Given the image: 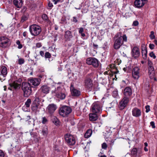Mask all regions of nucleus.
<instances>
[{
  "label": "nucleus",
  "mask_w": 157,
  "mask_h": 157,
  "mask_svg": "<svg viewBox=\"0 0 157 157\" xmlns=\"http://www.w3.org/2000/svg\"><path fill=\"white\" fill-rule=\"evenodd\" d=\"M25 157H36V155L33 152L26 156Z\"/></svg>",
  "instance_id": "obj_46"
},
{
  "label": "nucleus",
  "mask_w": 157,
  "mask_h": 157,
  "mask_svg": "<svg viewBox=\"0 0 157 157\" xmlns=\"http://www.w3.org/2000/svg\"><path fill=\"white\" fill-rule=\"evenodd\" d=\"M23 36L24 37H26L27 35V32H24L23 34Z\"/></svg>",
  "instance_id": "obj_61"
},
{
  "label": "nucleus",
  "mask_w": 157,
  "mask_h": 157,
  "mask_svg": "<svg viewBox=\"0 0 157 157\" xmlns=\"http://www.w3.org/2000/svg\"><path fill=\"white\" fill-rule=\"evenodd\" d=\"M146 0H136L134 2L135 6L138 8L143 6L145 4L144 2Z\"/></svg>",
  "instance_id": "obj_18"
},
{
  "label": "nucleus",
  "mask_w": 157,
  "mask_h": 157,
  "mask_svg": "<svg viewBox=\"0 0 157 157\" xmlns=\"http://www.w3.org/2000/svg\"><path fill=\"white\" fill-rule=\"evenodd\" d=\"M35 63H34L35 65H36L37 63H41L40 57L39 55H36L35 57Z\"/></svg>",
  "instance_id": "obj_33"
},
{
  "label": "nucleus",
  "mask_w": 157,
  "mask_h": 157,
  "mask_svg": "<svg viewBox=\"0 0 157 157\" xmlns=\"http://www.w3.org/2000/svg\"><path fill=\"white\" fill-rule=\"evenodd\" d=\"M44 56L46 58H51V56L49 52H47L45 54Z\"/></svg>",
  "instance_id": "obj_41"
},
{
  "label": "nucleus",
  "mask_w": 157,
  "mask_h": 157,
  "mask_svg": "<svg viewBox=\"0 0 157 157\" xmlns=\"http://www.w3.org/2000/svg\"><path fill=\"white\" fill-rule=\"evenodd\" d=\"M21 88L23 92V95L25 97H28L31 95L32 90L30 84L28 82H23Z\"/></svg>",
  "instance_id": "obj_2"
},
{
  "label": "nucleus",
  "mask_w": 157,
  "mask_h": 157,
  "mask_svg": "<svg viewBox=\"0 0 157 157\" xmlns=\"http://www.w3.org/2000/svg\"><path fill=\"white\" fill-rule=\"evenodd\" d=\"M51 120L52 122L56 125H57L59 124V121L55 116H51Z\"/></svg>",
  "instance_id": "obj_28"
},
{
  "label": "nucleus",
  "mask_w": 157,
  "mask_h": 157,
  "mask_svg": "<svg viewBox=\"0 0 157 157\" xmlns=\"http://www.w3.org/2000/svg\"><path fill=\"white\" fill-rule=\"evenodd\" d=\"M123 94L124 97H127L130 98L132 95V92L131 88L129 87H125L123 91Z\"/></svg>",
  "instance_id": "obj_13"
},
{
  "label": "nucleus",
  "mask_w": 157,
  "mask_h": 157,
  "mask_svg": "<svg viewBox=\"0 0 157 157\" xmlns=\"http://www.w3.org/2000/svg\"><path fill=\"white\" fill-rule=\"evenodd\" d=\"M42 132L44 136H46L48 133V128L46 127H44L42 130Z\"/></svg>",
  "instance_id": "obj_31"
},
{
  "label": "nucleus",
  "mask_w": 157,
  "mask_h": 157,
  "mask_svg": "<svg viewBox=\"0 0 157 157\" xmlns=\"http://www.w3.org/2000/svg\"><path fill=\"white\" fill-rule=\"evenodd\" d=\"M147 54V50L145 47L142 49V54L143 58L144 59H146Z\"/></svg>",
  "instance_id": "obj_27"
},
{
  "label": "nucleus",
  "mask_w": 157,
  "mask_h": 157,
  "mask_svg": "<svg viewBox=\"0 0 157 157\" xmlns=\"http://www.w3.org/2000/svg\"><path fill=\"white\" fill-rule=\"evenodd\" d=\"M72 21L75 23H76L78 22V20L75 17H73Z\"/></svg>",
  "instance_id": "obj_55"
},
{
  "label": "nucleus",
  "mask_w": 157,
  "mask_h": 157,
  "mask_svg": "<svg viewBox=\"0 0 157 157\" xmlns=\"http://www.w3.org/2000/svg\"><path fill=\"white\" fill-rule=\"evenodd\" d=\"M112 72L114 74H116L118 73L119 71L117 68H115L114 69H113V71H112Z\"/></svg>",
  "instance_id": "obj_45"
},
{
  "label": "nucleus",
  "mask_w": 157,
  "mask_h": 157,
  "mask_svg": "<svg viewBox=\"0 0 157 157\" xmlns=\"http://www.w3.org/2000/svg\"><path fill=\"white\" fill-rule=\"evenodd\" d=\"M36 46L37 48H40L42 46V45L40 43H38L36 44Z\"/></svg>",
  "instance_id": "obj_57"
},
{
  "label": "nucleus",
  "mask_w": 157,
  "mask_h": 157,
  "mask_svg": "<svg viewBox=\"0 0 157 157\" xmlns=\"http://www.w3.org/2000/svg\"><path fill=\"white\" fill-rule=\"evenodd\" d=\"M29 81L30 83L34 86H37L40 83V79L39 78H32Z\"/></svg>",
  "instance_id": "obj_20"
},
{
  "label": "nucleus",
  "mask_w": 157,
  "mask_h": 157,
  "mask_svg": "<svg viewBox=\"0 0 157 157\" xmlns=\"http://www.w3.org/2000/svg\"><path fill=\"white\" fill-rule=\"evenodd\" d=\"M18 64L20 65L23 64L25 62L24 59L22 58L19 59H18Z\"/></svg>",
  "instance_id": "obj_38"
},
{
  "label": "nucleus",
  "mask_w": 157,
  "mask_h": 157,
  "mask_svg": "<svg viewBox=\"0 0 157 157\" xmlns=\"http://www.w3.org/2000/svg\"><path fill=\"white\" fill-rule=\"evenodd\" d=\"M4 154L1 150H0V157H4Z\"/></svg>",
  "instance_id": "obj_54"
},
{
  "label": "nucleus",
  "mask_w": 157,
  "mask_h": 157,
  "mask_svg": "<svg viewBox=\"0 0 157 157\" xmlns=\"http://www.w3.org/2000/svg\"><path fill=\"white\" fill-rule=\"evenodd\" d=\"M89 118L91 121H95L98 119L97 113H90L89 115Z\"/></svg>",
  "instance_id": "obj_23"
},
{
  "label": "nucleus",
  "mask_w": 157,
  "mask_h": 157,
  "mask_svg": "<svg viewBox=\"0 0 157 157\" xmlns=\"http://www.w3.org/2000/svg\"><path fill=\"white\" fill-rule=\"evenodd\" d=\"M130 98L127 97H124L120 102L119 108L120 109H123L127 105Z\"/></svg>",
  "instance_id": "obj_11"
},
{
  "label": "nucleus",
  "mask_w": 157,
  "mask_h": 157,
  "mask_svg": "<svg viewBox=\"0 0 157 157\" xmlns=\"http://www.w3.org/2000/svg\"><path fill=\"white\" fill-rule=\"evenodd\" d=\"M118 95V91L117 90H114L113 92L112 95L114 97H117Z\"/></svg>",
  "instance_id": "obj_39"
},
{
  "label": "nucleus",
  "mask_w": 157,
  "mask_h": 157,
  "mask_svg": "<svg viewBox=\"0 0 157 157\" xmlns=\"http://www.w3.org/2000/svg\"><path fill=\"white\" fill-rule=\"evenodd\" d=\"M48 6L49 7H51L53 6V5L52 3L49 2L48 4Z\"/></svg>",
  "instance_id": "obj_60"
},
{
  "label": "nucleus",
  "mask_w": 157,
  "mask_h": 157,
  "mask_svg": "<svg viewBox=\"0 0 157 157\" xmlns=\"http://www.w3.org/2000/svg\"><path fill=\"white\" fill-rule=\"evenodd\" d=\"M140 70L139 67H136L133 68L132 71V76L135 80H137L141 76Z\"/></svg>",
  "instance_id": "obj_5"
},
{
  "label": "nucleus",
  "mask_w": 157,
  "mask_h": 157,
  "mask_svg": "<svg viewBox=\"0 0 157 157\" xmlns=\"http://www.w3.org/2000/svg\"><path fill=\"white\" fill-rule=\"evenodd\" d=\"M154 32L152 31L151 32V34L150 35V37L151 39H154L155 38V36L154 34Z\"/></svg>",
  "instance_id": "obj_43"
},
{
  "label": "nucleus",
  "mask_w": 157,
  "mask_h": 157,
  "mask_svg": "<svg viewBox=\"0 0 157 157\" xmlns=\"http://www.w3.org/2000/svg\"><path fill=\"white\" fill-rule=\"evenodd\" d=\"M86 63L90 65H92L94 67H97L99 65L98 61L96 59L93 57H89L86 60Z\"/></svg>",
  "instance_id": "obj_6"
},
{
  "label": "nucleus",
  "mask_w": 157,
  "mask_h": 157,
  "mask_svg": "<svg viewBox=\"0 0 157 157\" xmlns=\"http://www.w3.org/2000/svg\"><path fill=\"white\" fill-rule=\"evenodd\" d=\"M31 34L35 36L40 34L41 31V27L38 25L34 24L30 25L29 28Z\"/></svg>",
  "instance_id": "obj_3"
},
{
  "label": "nucleus",
  "mask_w": 157,
  "mask_h": 157,
  "mask_svg": "<svg viewBox=\"0 0 157 157\" xmlns=\"http://www.w3.org/2000/svg\"><path fill=\"white\" fill-rule=\"evenodd\" d=\"M137 149L136 148H133L131 151V153L132 155H135L137 154Z\"/></svg>",
  "instance_id": "obj_37"
},
{
  "label": "nucleus",
  "mask_w": 157,
  "mask_h": 157,
  "mask_svg": "<svg viewBox=\"0 0 157 157\" xmlns=\"http://www.w3.org/2000/svg\"><path fill=\"white\" fill-rule=\"evenodd\" d=\"M16 43L17 45H18L17 48L18 49H20L22 48L23 45L21 44L20 41L19 40H17L16 41Z\"/></svg>",
  "instance_id": "obj_36"
},
{
  "label": "nucleus",
  "mask_w": 157,
  "mask_h": 157,
  "mask_svg": "<svg viewBox=\"0 0 157 157\" xmlns=\"http://www.w3.org/2000/svg\"><path fill=\"white\" fill-rule=\"evenodd\" d=\"M70 90L72 95L74 96H78L80 94V92L76 89L74 88L73 86L71 85Z\"/></svg>",
  "instance_id": "obj_16"
},
{
  "label": "nucleus",
  "mask_w": 157,
  "mask_h": 157,
  "mask_svg": "<svg viewBox=\"0 0 157 157\" xmlns=\"http://www.w3.org/2000/svg\"><path fill=\"white\" fill-rule=\"evenodd\" d=\"M10 41V40L6 37L5 36L0 37V46L3 48L6 47Z\"/></svg>",
  "instance_id": "obj_10"
},
{
  "label": "nucleus",
  "mask_w": 157,
  "mask_h": 157,
  "mask_svg": "<svg viewBox=\"0 0 157 157\" xmlns=\"http://www.w3.org/2000/svg\"><path fill=\"white\" fill-rule=\"evenodd\" d=\"M132 56L134 58H137L139 56L140 52L139 48L137 47H134L132 50Z\"/></svg>",
  "instance_id": "obj_14"
},
{
  "label": "nucleus",
  "mask_w": 157,
  "mask_h": 157,
  "mask_svg": "<svg viewBox=\"0 0 157 157\" xmlns=\"http://www.w3.org/2000/svg\"><path fill=\"white\" fill-rule=\"evenodd\" d=\"M139 24V22L137 21H133L132 25L134 26H137Z\"/></svg>",
  "instance_id": "obj_50"
},
{
  "label": "nucleus",
  "mask_w": 157,
  "mask_h": 157,
  "mask_svg": "<svg viewBox=\"0 0 157 157\" xmlns=\"http://www.w3.org/2000/svg\"><path fill=\"white\" fill-rule=\"evenodd\" d=\"M145 109H146V112L148 113L150 110V106L149 105H147L145 106Z\"/></svg>",
  "instance_id": "obj_48"
},
{
  "label": "nucleus",
  "mask_w": 157,
  "mask_h": 157,
  "mask_svg": "<svg viewBox=\"0 0 157 157\" xmlns=\"http://www.w3.org/2000/svg\"><path fill=\"white\" fill-rule=\"evenodd\" d=\"M115 67V66L114 65H111L110 66V68L113 70V69H114L113 68L114 67Z\"/></svg>",
  "instance_id": "obj_63"
},
{
  "label": "nucleus",
  "mask_w": 157,
  "mask_h": 157,
  "mask_svg": "<svg viewBox=\"0 0 157 157\" xmlns=\"http://www.w3.org/2000/svg\"><path fill=\"white\" fill-rule=\"evenodd\" d=\"M148 72L149 77L151 79L154 78V68L152 62L150 60H148Z\"/></svg>",
  "instance_id": "obj_9"
},
{
  "label": "nucleus",
  "mask_w": 157,
  "mask_h": 157,
  "mask_svg": "<svg viewBox=\"0 0 157 157\" xmlns=\"http://www.w3.org/2000/svg\"><path fill=\"white\" fill-rule=\"evenodd\" d=\"M48 121V120L45 117H43L42 118V122L43 124L46 123Z\"/></svg>",
  "instance_id": "obj_42"
},
{
  "label": "nucleus",
  "mask_w": 157,
  "mask_h": 157,
  "mask_svg": "<svg viewBox=\"0 0 157 157\" xmlns=\"http://www.w3.org/2000/svg\"><path fill=\"white\" fill-rule=\"evenodd\" d=\"M120 34V33H118L115 36L116 39L115 40L113 45L114 48L115 49H118L120 48L123 44V42L127 41V37L125 35H123L122 36H121L117 38V36H119Z\"/></svg>",
  "instance_id": "obj_1"
},
{
  "label": "nucleus",
  "mask_w": 157,
  "mask_h": 157,
  "mask_svg": "<svg viewBox=\"0 0 157 157\" xmlns=\"http://www.w3.org/2000/svg\"><path fill=\"white\" fill-rule=\"evenodd\" d=\"M62 92V89L60 86L57 87L56 89L54 91L52 90V94L54 93L56 95L59 94L60 93Z\"/></svg>",
  "instance_id": "obj_29"
},
{
  "label": "nucleus",
  "mask_w": 157,
  "mask_h": 157,
  "mask_svg": "<svg viewBox=\"0 0 157 157\" xmlns=\"http://www.w3.org/2000/svg\"><path fill=\"white\" fill-rule=\"evenodd\" d=\"M9 85L10 87H13L15 90L19 89L21 87V84L17 83V81H13Z\"/></svg>",
  "instance_id": "obj_22"
},
{
  "label": "nucleus",
  "mask_w": 157,
  "mask_h": 157,
  "mask_svg": "<svg viewBox=\"0 0 157 157\" xmlns=\"http://www.w3.org/2000/svg\"><path fill=\"white\" fill-rule=\"evenodd\" d=\"M102 105L99 102L93 103L91 106V109L92 113L100 114L102 111Z\"/></svg>",
  "instance_id": "obj_4"
},
{
  "label": "nucleus",
  "mask_w": 157,
  "mask_h": 157,
  "mask_svg": "<svg viewBox=\"0 0 157 157\" xmlns=\"http://www.w3.org/2000/svg\"><path fill=\"white\" fill-rule=\"evenodd\" d=\"M149 47L151 49H153L154 48L155 45L153 44H150L149 45Z\"/></svg>",
  "instance_id": "obj_52"
},
{
  "label": "nucleus",
  "mask_w": 157,
  "mask_h": 157,
  "mask_svg": "<svg viewBox=\"0 0 157 157\" xmlns=\"http://www.w3.org/2000/svg\"><path fill=\"white\" fill-rule=\"evenodd\" d=\"M42 17L43 19L45 21H47L48 20V16L47 15L45 14H43L42 15Z\"/></svg>",
  "instance_id": "obj_40"
},
{
  "label": "nucleus",
  "mask_w": 157,
  "mask_h": 157,
  "mask_svg": "<svg viewBox=\"0 0 157 157\" xmlns=\"http://www.w3.org/2000/svg\"><path fill=\"white\" fill-rule=\"evenodd\" d=\"M150 124L153 128H155V124L154 122L151 121L150 122Z\"/></svg>",
  "instance_id": "obj_53"
},
{
  "label": "nucleus",
  "mask_w": 157,
  "mask_h": 157,
  "mask_svg": "<svg viewBox=\"0 0 157 157\" xmlns=\"http://www.w3.org/2000/svg\"><path fill=\"white\" fill-rule=\"evenodd\" d=\"M149 56L151 57H152L154 59H155L156 58L155 56V54L153 52H151V53H150Z\"/></svg>",
  "instance_id": "obj_49"
},
{
  "label": "nucleus",
  "mask_w": 157,
  "mask_h": 157,
  "mask_svg": "<svg viewBox=\"0 0 157 157\" xmlns=\"http://www.w3.org/2000/svg\"><path fill=\"white\" fill-rule=\"evenodd\" d=\"M93 46L95 48H97L98 47V45L96 44H93Z\"/></svg>",
  "instance_id": "obj_62"
},
{
  "label": "nucleus",
  "mask_w": 157,
  "mask_h": 157,
  "mask_svg": "<svg viewBox=\"0 0 157 157\" xmlns=\"http://www.w3.org/2000/svg\"><path fill=\"white\" fill-rule=\"evenodd\" d=\"M84 83L86 88L90 90H91L93 84L91 78L88 76L86 77Z\"/></svg>",
  "instance_id": "obj_12"
},
{
  "label": "nucleus",
  "mask_w": 157,
  "mask_h": 157,
  "mask_svg": "<svg viewBox=\"0 0 157 157\" xmlns=\"http://www.w3.org/2000/svg\"><path fill=\"white\" fill-rule=\"evenodd\" d=\"M40 55L42 56V57H44V52L43 51H41L40 52Z\"/></svg>",
  "instance_id": "obj_58"
},
{
  "label": "nucleus",
  "mask_w": 157,
  "mask_h": 157,
  "mask_svg": "<svg viewBox=\"0 0 157 157\" xmlns=\"http://www.w3.org/2000/svg\"><path fill=\"white\" fill-rule=\"evenodd\" d=\"M132 115L136 117H139L141 114V112L140 109L136 108H133L132 110Z\"/></svg>",
  "instance_id": "obj_15"
},
{
  "label": "nucleus",
  "mask_w": 157,
  "mask_h": 157,
  "mask_svg": "<svg viewBox=\"0 0 157 157\" xmlns=\"http://www.w3.org/2000/svg\"><path fill=\"white\" fill-rule=\"evenodd\" d=\"M102 148L104 149H106L107 147V145L105 143H103L102 144Z\"/></svg>",
  "instance_id": "obj_47"
},
{
  "label": "nucleus",
  "mask_w": 157,
  "mask_h": 157,
  "mask_svg": "<svg viewBox=\"0 0 157 157\" xmlns=\"http://www.w3.org/2000/svg\"><path fill=\"white\" fill-rule=\"evenodd\" d=\"M84 31V29L83 28H80L79 29V33H83V32Z\"/></svg>",
  "instance_id": "obj_56"
},
{
  "label": "nucleus",
  "mask_w": 157,
  "mask_h": 157,
  "mask_svg": "<svg viewBox=\"0 0 157 157\" xmlns=\"http://www.w3.org/2000/svg\"><path fill=\"white\" fill-rule=\"evenodd\" d=\"M65 139L66 142L69 145H73L75 143L74 137L72 135L67 134L65 136Z\"/></svg>",
  "instance_id": "obj_7"
},
{
  "label": "nucleus",
  "mask_w": 157,
  "mask_h": 157,
  "mask_svg": "<svg viewBox=\"0 0 157 157\" xmlns=\"http://www.w3.org/2000/svg\"><path fill=\"white\" fill-rule=\"evenodd\" d=\"M26 10V7H24L22 9V11L23 12H25Z\"/></svg>",
  "instance_id": "obj_59"
},
{
  "label": "nucleus",
  "mask_w": 157,
  "mask_h": 157,
  "mask_svg": "<svg viewBox=\"0 0 157 157\" xmlns=\"http://www.w3.org/2000/svg\"><path fill=\"white\" fill-rule=\"evenodd\" d=\"M28 17L25 15H23L21 18V22H23L27 20L28 19Z\"/></svg>",
  "instance_id": "obj_44"
},
{
  "label": "nucleus",
  "mask_w": 157,
  "mask_h": 157,
  "mask_svg": "<svg viewBox=\"0 0 157 157\" xmlns=\"http://www.w3.org/2000/svg\"><path fill=\"white\" fill-rule=\"evenodd\" d=\"M154 43L156 45H157V40H155L154 41Z\"/></svg>",
  "instance_id": "obj_64"
},
{
  "label": "nucleus",
  "mask_w": 157,
  "mask_h": 157,
  "mask_svg": "<svg viewBox=\"0 0 157 157\" xmlns=\"http://www.w3.org/2000/svg\"><path fill=\"white\" fill-rule=\"evenodd\" d=\"M38 105V104H36L33 105L32 106V109L34 111H36L37 109Z\"/></svg>",
  "instance_id": "obj_35"
},
{
  "label": "nucleus",
  "mask_w": 157,
  "mask_h": 157,
  "mask_svg": "<svg viewBox=\"0 0 157 157\" xmlns=\"http://www.w3.org/2000/svg\"><path fill=\"white\" fill-rule=\"evenodd\" d=\"M50 90V88L47 86L43 85L41 87L40 90L44 94H47L49 92Z\"/></svg>",
  "instance_id": "obj_19"
},
{
  "label": "nucleus",
  "mask_w": 157,
  "mask_h": 157,
  "mask_svg": "<svg viewBox=\"0 0 157 157\" xmlns=\"http://www.w3.org/2000/svg\"><path fill=\"white\" fill-rule=\"evenodd\" d=\"M64 36L66 40H69L73 36L70 31L67 30L65 32Z\"/></svg>",
  "instance_id": "obj_25"
},
{
  "label": "nucleus",
  "mask_w": 157,
  "mask_h": 157,
  "mask_svg": "<svg viewBox=\"0 0 157 157\" xmlns=\"http://www.w3.org/2000/svg\"><path fill=\"white\" fill-rule=\"evenodd\" d=\"M13 3L17 8H20L22 6L23 2L22 0H14Z\"/></svg>",
  "instance_id": "obj_21"
},
{
  "label": "nucleus",
  "mask_w": 157,
  "mask_h": 157,
  "mask_svg": "<svg viewBox=\"0 0 157 157\" xmlns=\"http://www.w3.org/2000/svg\"><path fill=\"white\" fill-rule=\"evenodd\" d=\"M52 1L54 2L55 4H56L58 2H62L63 0H52Z\"/></svg>",
  "instance_id": "obj_51"
},
{
  "label": "nucleus",
  "mask_w": 157,
  "mask_h": 157,
  "mask_svg": "<svg viewBox=\"0 0 157 157\" xmlns=\"http://www.w3.org/2000/svg\"><path fill=\"white\" fill-rule=\"evenodd\" d=\"M41 95L40 93V92H38L35 95V99L34 100V101L36 104H39L40 98V97L41 96Z\"/></svg>",
  "instance_id": "obj_26"
},
{
  "label": "nucleus",
  "mask_w": 157,
  "mask_h": 157,
  "mask_svg": "<svg viewBox=\"0 0 157 157\" xmlns=\"http://www.w3.org/2000/svg\"><path fill=\"white\" fill-rule=\"evenodd\" d=\"M71 111V109L70 107L64 106L60 108L59 113L61 115L65 117L69 114Z\"/></svg>",
  "instance_id": "obj_8"
},
{
  "label": "nucleus",
  "mask_w": 157,
  "mask_h": 157,
  "mask_svg": "<svg viewBox=\"0 0 157 157\" xmlns=\"http://www.w3.org/2000/svg\"><path fill=\"white\" fill-rule=\"evenodd\" d=\"M92 133V131L91 129H89L86 132L84 135V137L85 138H88L90 137Z\"/></svg>",
  "instance_id": "obj_30"
},
{
  "label": "nucleus",
  "mask_w": 157,
  "mask_h": 157,
  "mask_svg": "<svg viewBox=\"0 0 157 157\" xmlns=\"http://www.w3.org/2000/svg\"><path fill=\"white\" fill-rule=\"evenodd\" d=\"M57 98L61 99H63L65 98V94L62 92L60 93L59 94H58L56 95Z\"/></svg>",
  "instance_id": "obj_32"
},
{
  "label": "nucleus",
  "mask_w": 157,
  "mask_h": 157,
  "mask_svg": "<svg viewBox=\"0 0 157 157\" xmlns=\"http://www.w3.org/2000/svg\"><path fill=\"white\" fill-rule=\"evenodd\" d=\"M56 109V105L53 104H49L47 107L48 112L50 114L53 113Z\"/></svg>",
  "instance_id": "obj_17"
},
{
  "label": "nucleus",
  "mask_w": 157,
  "mask_h": 157,
  "mask_svg": "<svg viewBox=\"0 0 157 157\" xmlns=\"http://www.w3.org/2000/svg\"><path fill=\"white\" fill-rule=\"evenodd\" d=\"M0 71L1 74L3 76L5 77L7 74V69L6 67L2 66L1 67Z\"/></svg>",
  "instance_id": "obj_24"
},
{
  "label": "nucleus",
  "mask_w": 157,
  "mask_h": 157,
  "mask_svg": "<svg viewBox=\"0 0 157 157\" xmlns=\"http://www.w3.org/2000/svg\"><path fill=\"white\" fill-rule=\"evenodd\" d=\"M31 103V101L30 99H28L25 102V105L27 107H29L30 104Z\"/></svg>",
  "instance_id": "obj_34"
}]
</instances>
